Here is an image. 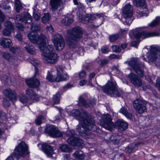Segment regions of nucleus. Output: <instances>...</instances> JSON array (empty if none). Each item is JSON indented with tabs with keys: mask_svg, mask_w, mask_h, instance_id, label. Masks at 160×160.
Here are the masks:
<instances>
[{
	"mask_svg": "<svg viewBox=\"0 0 160 160\" xmlns=\"http://www.w3.org/2000/svg\"><path fill=\"white\" fill-rule=\"evenodd\" d=\"M72 115L77 117L81 122L77 127V130L80 135L89 136L91 134L92 131L96 129L95 122L91 116L82 109H76L72 110Z\"/></svg>",
	"mask_w": 160,
	"mask_h": 160,
	"instance_id": "nucleus-1",
	"label": "nucleus"
},
{
	"mask_svg": "<svg viewBox=\"0 0 160 160\" xmlns=\"http://www.w3.org/2000/svg\"><path fill=\"white\" fill-rule=\"evenodd\" d=\"M68 37L66 39L67 44L70 47L76 49V51L83 52L82 47H79L77 42L82 38V32L80 27H77L67 31Z\"/></svg>",
	"mask_w": 160,
	"mask_h": 160,
	"instance_id": "nucleus-2",
	"label": "nucleus"
},
{
	"mask_svg": "<svg viewBox=\"0 0 160 160\" xmlns=\"http://www.w3.org/2000/svg\"><path fill=\"white\" fill-rule=\"evenodd\" d=\"M40 49L43 51V60L45 63L53 64L57 62L58 56L55 53L52 45L45 47L40 46Z\"/></svg>",
	"mask_w": 160,
	"mask_h": 160,
	"instance_id": "nucleus-3",
	"label": "nucleus"
},
{
	"mask_svg": "<svg viewBox=\"0 0 160 160\" xmlns=\"http://www.w3.org/2000/svg\"><path fill=\"white\" fill-rule=\"evenodd\" d=\"M103 92L111 97H120L121 95V92L118 88L116 82L112 79L108 81L106 85L102 87Z\"/></svg>",
	"mask_w": 160,
	"mask_h": 160,
	"instance_id": "nucleus-4",
	"label": "nucleus"
},
{
	"mask_svg": "<svg viewBox=\"0 0 160 160\" xmlns=\"http://www.w3.org/2000/svg\"><path fill=\"white\" fill-rule=\"evenodd\" d=\"M28 154V147L24 142H22L15 148L12 154L6 160H13V157L18 159L20 157H24Z\"/></svg>",
	"mask_w": 160,
	"mask_h": 160,
	"instance_id": "nucleus-5",
	"label": "nucleus"
},
{
	"mask_svg": "<svg viewBox=\"0 0 160 160\" xmlns=\"http://www.w3.org/2000/svg\"><path fill=\"white\" fill-rule=\"evenodd\" d=\"M133 70L140 77H142L144 75V72L143 68L144 65L143 63L140 62L138 58H132L129 62H126Z\"/></svg>",
	"mask_w": 160,
	"mask_h": 160,
	"instance_id": "nucleus-6",
	"label": "nucleus"
},
{
	"mask_svg": "<svg viewBox=\"0 0 160 160\" xmlns=\"http://www.w3.org/2000/svg\"><path fill=\"white\" fill-rule=\"evenodd\" d=\"M28 37L31 42L33 43L38 42V45L39 48L40 49V46L41 47H45L48 41L47 37L42 34L38 36L37 34L32 32L28 35Z\"/></svg>",
	"mask_w": 160,
	"mask_h": 160,
	"instance_id": "nucleus-7",
	"label": "nucleus"
},
{
	"mask_svg": "<svg viewBox=\"0 0 160 160\" xmlns=\"http://www.w3.org/2000/svg\"><path fill=\"white\" fill-rule=\"evenodd\" d=\"M147 57L150 61H156L157 65L160 66V47L151 46L150 52L147 54Z\"/></svg>",
	"mask_w": 160,
	"mask_h": 160,
	"instance_id": "nucleus-8",
	"label": "nucleus"
},
{
	"mask_svg": "<svg viewBox=\"0 0 160 160\" xmlns=\"http://www.w3.org/2000/svg\"><path fill=\"white\" fill-rule=\"evenodd\" d=\"M129 34H133L136 38H141L142 39L151 37L159 36L160 34L154 32H150L144 31H142L138 29L136 30L130 31Z\"/></svg>",
	"mask_w": 160,
	"mask_h": 160,
	"instance_id": "nucleus-9",
	"label": "nucleus"
},
{
	"mask_svg": "<svg viewBox=\"0 0 160 160\" xmlns=\"http://www.w3.org/2000/svg\"><path fill=\"white\" fill-rule=\"evenodd\" d=\"M52 41L56 49L58 51L61 50L64 47L65 42L62 36L58 33L52 35Z\"/></svg>",
	"mask_w": 160,
	"mask_h": 160,
	"instance_id": "nucleus-10",
	"label": "nucleus"
},
{
	"mask_svg": "<svg viewBox=\"0 0 160 160\" xmlns=\"http://www.w3.org/2000/svg\"><path fill=\"white\" fill-rule=\"evenodd\" d=\"M101 125L109 130H111L114 127V124L109 114L107 113L103 115L102 117Z\"/></svg>",
	"mask_w": 160,
	"mask_h": 160,
	"instance_id": "nucleus-11",
	"label": "nucleus"
},
{
	"mask_svg": "<svg viewBox=\"0 0 160 160\" xmlns=\"http://www.w3.org/2000/svg\"><path fill=\"white\" fill-rule=\"evenodd\" d=\"M146 105L145 101L139 99H136L133 102L134 108L139 114H142L146 111Z\"/></svg>",
	"mask_w": 160,
	"mask_h": 160,
	"instance_id": "nucleus-12",
	"label": "nucleus"
},
{
	"mask_svg": "<svg viewBox=\"0 0 160 160\" xmlns=\"http://www.w3.org/2000/svg\"><path fill=\"white\" fill-rule=\"evenodd\" d=\"M45 132L52 137H59L62 135L58 129L53 125L47 126L46 128Z\"/></svg>",
	"mask_w": 160,
	"mask_h": 160,
	"instance_id": "nucleus-13",
	"label": "nucleus"
},
{
	"mask_svg": "<svg viewBox=\"0 0 160 160\" xmlns=\"http://www.w3.org/2000/svg\"><path fill=\"white\" fill-rule=\"evenodd\" d=\"M66 135L69 137L67 140V142L70 144L75 146L77 144L79 141L78 138L76 136L75 131L73 130H70L67 131L66 132Z\"/></svg>",
	"mask_w": 160,
	"mask_h": 160,
	"instance_id": "nucleus-14",
	"label": "nucleus"
},
{
	"mask_svg": "<svg viewBox=\"0 0 160 160\" xmlns=\"http://www.w3.org/2000/svg\"><path fill=\"white\" fill-rule=\"evenodd\" d=\"M128 77L131 83L137 87L142 86V80L137 75L133 72H131L128 75Z\"/></svg>",
	"mask_w": 160,
	"mask_h": 160,
	"instance_id": "nucleus-15",
	"label": "nucleus"
},
{
	"mask_svg": "<svg viewBox=\"0 0 160 160\" xmlns=\"http://www.w3.org/2000/svg\"><path fill=\"white\" fill-rule=\"evenodd\" d=\"M16 19L17 21L24 22L25 23L30 24L32 21L31 16L28 12H26L21 15H17Z\"/></svg>",
	"mask_w": 160,
	"mask_h": 160,
	"instance_id": "nucleus-16",
	"label": "nucleus"
},
{
	"mask_svg": "<svg viewBox=\"0 0 160 160\" xmlns=\"http://www.w3.org/2000/svg\"><path fill=\"white\" fill-rule=\"evenodd\" d=\"M5 25L6 28L2 31V33L4 36H9L12 32L14 30V26L12 23L9 21H6Z\"/></svg>",
	"mask_w": 160,
	"mask_h": 160,
	"instance_id": "nucleus-17",
	"label": "nucleus"
},
{
	"mask_svg": "<svg viewBox=\"0 0 160 160\" xmlns=\"http://www.w3.org/2000/svg\"><path fill=\"white\" fill-rule=\"evenodd\" d=\"M3 94L11 101L13 102L16 101V93L14 90L10 88L5 89L3 91Z\"/></svg>",
	"mask_w": 160,
	"mask_h": 160,
	"instance_id": "nucleus-18",
	"label": "nucleus"
},
{
	"mask_svg": "<svg viewBox=\"0 0 160 160\" xmlns=\"http://www.w3.org/2000/svg\"><path fill=\"white\" fill-rule=\"evenodd\" d=\"M57 78L56 80L57 82L67 80L68 77L67 75L63 74V71L62 68L60 66L57 67Z\"/></svg>",
	"mask_w": 160,
	"mask_h": 160,
	"instance_id": "nucleus-19",
	"label": "nucleus"
},
{
	"mask_svg": "<svg viewBox=\"0 0 160 160\" xmlns=\"http://www.w3.org/2000/svg\"><path fill=\"white\" fill-rule=\"evenodd\" d=\"M62 3V0H50V8L55 11L61 6Z\"/></svg>",
	"mask_w": 160,
	"mask_h": 160,
	"instance_id": "nucleus-20",
	"label": "nucleus"
},
{
	"mask_svg": "<svg viewBox=\"0 0 160 160\" xmlns=\"http://www.w3.org/2000/svg\"><path fill=\"white\" fill-rule=\"evenodd\" d=\"M42 149L48 157H51L54 153L52 148L49 145L46 143L42 145Z\"/></svg>",
	"mask_w": 160,
	"mask_h": 160,
	"instance_id": "nucleus-21",
	"label": "nucleus"
},
{
	"mask_svg": "<svg viewBox=\"0 0 160 160\" xmlns=\"http://www.w3.org/2000/svg\"><path fill=\"white\" fill-rule=\"evenodd\" d=\"M26 82L29 87L31 88H36L40 84L39 81L38 79L33 78L26 80Z\"/></svg>",
	"mask_w": 160,
	"mask_h": 160,
	"instance_id": "nucleus-22",
	"label": "nucleus"
},
{
	"mask_svg": "<svg viewBox=\"0 0 160 160\" xmlns=\"http://www.w3.org/2000/svg\"><path fill=\"white\" fill-rule=\"evenodd\" d=\"M0 44L4 48H8L12 45V43L10 39L2 38L0 39Z\"/></svg>",
	"mask_w": 160,
	"mask_h": 160,
	"instance_id": "nucleus-23",
	"label": "nucleus"
},
{
	"mask_svg": "<svg viewBox=\"0 0 160 160\" xmlns=\"http://www.w3.org/2000/svg\"><path fill=\"white\" fill-rule=\"evenodd\" d=\"M115 125L121 131L125 130L128 127V123L123 120H118L116 122Z\"/></svg>",
	"mask_w": 160,
	"mask_h": 160,
	"instance_id": "nucleus-24",
	"label": "nucleus"
},
{
	"mask_svg": "<svg viewBox=\"0 0 160 160\" xmlns=\"http://www.w3.org/2000/svg\"><path fill=\"white\" fill-rule=\"evenodd\" d=\"M123 14L128 15H130L132 14L133 12V8L132 6L129 3L125 5L123 9Z\"/></svg>",
	"mask_w": 160,
	"mask_h": 160,
	"instance_id": "nucleus-25",
	"label": "nucleus"
},
{
	"mask_svg": "<svg viewBox=\"0 0 160 160\" xmlns=\"http://www.w3.org/2000/svg\"><path fill=\"white\" fill-rule=\"evenodd\" d=\"M123 18H122V21L124 24L130 25L133 20L132 17V14L130 16V15L123 14Z\"/></svg>",
	"mask_w": 160,
	"mask_h": 160,
	"instance_id": "nucleus-26",
	"label": "nucleus"
},
{
	"mask_svg": "<svg viewBox=\"0 0 160 160\" xmlns=\"http://www.w3.org/2000/svg\"><path fill=\"white\" fill-rule=\"evenodd\" d=\"M23 46L27 51L29 54L33 55L35 54V49L34 46L25 42H23Z\"/></svg>",
	"mask_w": 160,
	"mask_h": 160,
	"instance_id": "nucleus-27",
	"label": "nucleus"
},
{
	"mask_svg": "<svg viewBox=\"0 0 160 160\" xmlns=\"http://www.w3.org/2000/svg\"><path fill=\"white\" fill-rule=\"evenodd\" d=\"M28 61L35 67V73L34 76H36V75L38 73V69L36 67L40 63L39 61L33 58H30L28 59Z\"/></svg>",
	"mask_w": 160,
	"mask_h": 160,
	"instance_id": "nucleus-28",
	"label": "nucleus"
},
{
	"mask_svg": "<svg viewBox=\"0 0 160 160\" xmlns=\"http://www.w3.org/2000/svg\"><path fill=\"white\" fill-rule=\"evenodd\" d=\"M79 101L80 103H81L84 107L86 108H88L89 107V104L93 105L95 104V101L94 99H92L89 102V104L86 102L85 99L81 97H79Z\"/></svg>",
	"mask_w": 160,
	"mask_h": 160,
	"instance_id": "nucleus-29",
	"label": "nucleus"
},
{
	"mask_svg": "<svg viewBox=\"0 0 160 160\" xmlns=\"http://www.w3.org/2000/svg\"><path fill=\"white\" fill-rule=\"evenodd\" d=\"M26 94L29 96L32 99L37 100V95L32 89L28 88L26 90Z\"/></svg>",
	"mask_w": 160,
	"mask_h": 160,
	"instance_id": "nucleus-30",
	"label": "nucleus"
},
{
	"mask_svg": "<svg viewBox=\"0 0 160 160\" xmlns=\"http://www.w3.org/2000/svg\"><path fill=\"white\" fill-rule=\"evenodd\" d=\"M119 112L123 114L128 118L131 119L132 117V115L131 113L129 112L127 109L122 107L120 110Z\"/></svg>",
	"mask_w": 160,
	"mask_h": 160,
	"instance_id": "nucleus-31",
	"label": "nucleus"
},
{
	"mask_svg": "<svg viewBox=\"0 0 160 160\" xmlns=\"http://www.w3.org/2000/svg\"><path fill=\"white\" fill-rule=\"evenodd\" d=\"M122 138V136L118 135H112L111 137L110 140L114 144H118L120 140Z\"/></svg>",
	"mask_w": 160,
	"mask_h": 160,
	"instance_id": "nucleus-32",
	"label": "nucleus"
},
{
	"mask_svg": "<svg viewBox=\"0 0 160 160\" xmlns=\"http://www.w3.org/2000/svg\"><path fill=\"white\" fill-rule=\"evenodd\" d=\"M135 5L137 7L142 8L146 7V3L144 0H134Z\"/></svg>",
	"mask_w": 160,
	"mask_h": 160,
	"instance_id": "nucleus-33",
	"label": "nucleus"
},
{
	"mask_svg": "<svg viewBox=\"0 0 160 160\" xmlns=\"http://www.w3.org/2000/svg\"><path fill=\"white\" fill-rule=\"evenodd\" d=\"M73 156L76 159L78 160H83L85 158L84 154L79 151L76 152L73 154Z\"/></svg>",
	"mask_w": 160,
	"mask_h": 160,
	"instance_id": "nucleus-34",
	"label": "nucleus"
},
{
	"mask_svg": "<svg viewBox=\"0 0 160 160\" xmlns=\"http://www.w3.org/2000/svg\"><path fill=\"white\" fill-rule=\"evenodd\" d=\"M89 16L90 18V22L94 21L97 18H103V15L102 14L95 13L93 14L90 15Z\"/></svg>",
	"mask_w": 160,
	"mask_h": 160,
	"instance_id": "nucleus-35",
	"label": "nucleus"
},
{
	"mask_svg": "<svg viewBox=\"0 0 160 160\" xmlns=\"http://www.w3.org/2000/svg\"><path fill=\"white\" fill-rule=\"evenodd\" d=\"M62 23L66 26L69 25L73 22V19L69 17H66L62 21Z\"/></svg>",
	"mask_w": 160,
	"mask_h": 160,
	"instance_id": "nucleus-36",
	"label": "nucleus"
},
{
	"mask_svg": "<svg viewBox=\"0 0 160 160\" xmlns=\"http://www.w3.org/2000/svg\"><path fill=\"white\" fill-rule=\"evenodd\" d=\"M46 78L49 82H57V81L56 80L57 78V75L56 77H54L51 74L50 72H48V74L46 76Z\"/></svg>",
	"mask_w": 160,
	"mask_h": 160,
	"instance_id": "nucleus-37",
	"label": "nucleus"
},
{
	"mask_svg": "<svg viewBox=\"0 0 160 160\" xmlns=\"http://www.w3.org/2000/svg\"><path fill=\"white\" fill-rule=\"evenodd\" d=\"M60 149L62 152H70L71 151L70 148L66 144L61 145L60 147Z\"/></svg>",
	"mask_w": 160,
	"mask_h": 160,
	"instance_id": "nucleus-38",
	"label": "nucleus"
},
{
	"mask_svg": "<svg viewBox=\"0 0 160 160\" xmlns=\"http://www.w3.org/2000/svg\"><path fill=\"white\" fill-rule=\"evenodd\" d=\"M1 8L4 10L5 12L7 13L11 12V7L8 3H3L1 6Z\"/></svg>",
	"mask_w": 160,
	"mask_h": 160,
	"instance_id": "nucleus-39",
	"label": "nucleus"
},
{
	"mask_svg": "<svg viewBox=\"0 0 160 160\" xmlns=\"http://www.w3.org/2000/svg\"><path fill=\"white\" fill-rule=\"evenodd\" d=\"M60 97V94L58 92L53 95V104H58L59 103Z\"/></svg>",
	"mask_w": 160,
	"mask_h": 160,
	"instance_id": "nucleus-40",
	"label": "nucleus"
},
{
	"mask_svg": "<svg viewBox=\"0 0 160 160\" xmlns=\"http://www.w3.org/2000/svg\"><path fill=\"white\" fill-rule=\"evenodd\" d=\"M90 18L89 16L86 15L79 19V22H82L83 23H87L90 22Z\"/></svg>",
	"mask_w": 160,
	"mask_h": 160,
	"instance_id": "nucleus-41",
	"label": "nucleus"
},
{
	"mask_svg": "<svg viewBox=\"0 0 160 160\" xmlns=\"http://www.w3.org/2000/svg\"><path fill=\"white\" fill-rule=\"evenodd\" d=\"M160 23V17H157L156 19L149 24V26L153 27L158 25Z\"/></svg>",
	"mask_w": 160,
	"mask_h": 160,
	"instance_id": "nucleus-42",
	"label": "nucleus"
},
{
	"mask_svg": "<svg viewBox=\"0 0 160 160\" xmlns=\"http://www.w3.org/2000/svg\"><path fill=\"white\" fill-rule=\"evenodd\" d=\"M20 101L22 103H26L28 101V98L25 95L22 94L20 95L19 97Z\"/></svg>",
	"mask_w": 160,
	"mask_h": 160,
	"instance_id": "nucleus-43",
	"label": "nucleus"
},
{
	"mask_svg": "<svg viewBox=\"0 0 160 160\" xmlns=\"http://www.w3.org/2000/svg\"><path fill=\"white\" fill-rule=\"evenodd\" d=\"M31 29L32 31L35 32L38 31L40 29V27L39 24L33 23L31 24Z\"/></svg>",
	"mask_w": 160,
	"mask_h": 160,
	"instance_id": "nucleus-44",
	"label": "nucleus"
},
{
	"mask_svg": "<svg viewBox=\"0 0 160 160\" xmlns=\"http://www.w3.org/2000/svg\"><path fill=\"white\" fill-rule=\"evenodd\" d=\"M36 7L33 8V16L34 19L36 20H38L40 18V13L37 12L35 8Z\"/></svg>",
	"mask_w": 160,
	"mask_h": 160,
	"instance_id": "nucleus-45",
	"label": "nucleus"
},
{
	"mask_svg": "<svg viewBox=\"0 0 160 160\" xmlns=\"http://www.w3.org/2000/svg\"><path fill=\"white\" fill-rule=\"evenodd\" d=\"M50 19V17L49 14L45 13L42 18V21L43 23H46L48 22Z\"/></svg>",
	"mask_w": 160,
	"mask_h": 160,
	"instance_id": "nucleus-46",
	"label": "nucleus"
},
{
	"mask_svg": "<svg viewBox=\"0 0 160 160\" xmlns=\"http://www.w3.org/2000/svg\"><path fill=\"white\" fill-rule=\"evenodd\" d=\"M119 38L118 34H116L110 35L109 37V40L110 42H112L117 40Z\"/></svg>",
	"mask_w": 160,
	"mask_h": 160,
	"instance_id": "nucleus-47",
	"label": "nucleus"
},
{
	"mask_svg": "<svg viewBox=\"0 0 160 160\" xmlns=\"http://www.w3.org/2000/svg\"><path fill=\"white\" fill-rule=\"evenodd\" d=\"M3 57L8 61H10L13 59V57L10 53H3Z\"/></svg>",
	"mask_w": 160,
	"mask_h": 160,
	"instance_id": "nucleus-48",
	"label": "nucleus"
},
{
	"mask_svg": "<svg viewBox=\"0 0 160 160\" xmlns=\"http://www.w3.org/2000/svg\"><path fill=\"white\" fill-rule=\"evenodd\" d=\"M112 51L116 53L120 52L122 50L120 46L114 45L112 46Z\"/></svg>",
	"mask_w": 160,
	"mask_h": 160,
	"instance_id": "nucleus-49",
	"label": "nucleus"
},
{
	"mask_svg": "<svg viewBox=\"0 0 160 160\" xmlns=\"http://www.w3.org/2000/svg\"><path fill=\"white\" fill-rule=\"evenodd\" d=\"M87 76V73L86 71L82 70L79 72V77L80 79H82L85 78Z\"/></svg>",
	"mask_w": 160,
	"mask_h": 160,
	"instance_id": "nucleus-50",
	"label": "nucleus"
},
{
	"mask_svg": "<svg viewBox=\"0 0 160 160\" xmlns=\"http://www.w3.org/2000/svg\"><path fill=\"white\" fill-rule=\"evenodd\" d=\"M44 117L43 116L41 115L39 116L35 120L36 124L38 125H40Z\"/></svg>",
	"mask_w": 160,
	"mask_h": 160,
	"instance_id": "nucleus-51",
	"label": "nucleus"
},
{
	"mask_svg": "<svg viewBox=\"0 0 160 160\" xmlns=\"http://www.w3.org/2000/svg\"><path fill=\"white\" fill-rule=\"evenodd\" d=\"M10 50L11 52L13 53L16 54L20 51L19 48L17 47H12L10 48Z\"/></svg>",
	"mask_w": 160,
	"mask_h": 160,
	"instance_id": "nucleus-52",
	"label": "nucleus"
},
{
	"mask_svg": "<svg viewBox=\"0 0 160 160\" xmlns=\"http://www.w3.org/2000/svg\"><path fill=\"white\" fill-rule=\"evenodd\" d=\"M16 26L19 31H23L24 27L22 24L19 23H16Z\"/></svg>",
	"mask_w": 160,
	"mask_h": 160,
	"instance_id": "nucleus-53",
	"label": "nucleus"
},
{
	"mask_svg": "<svg viewBox=\"0 0 160 160\" xmlns=\"http://www.w3.org/2000/svg\"><path fill=\"white\" fill-rule=\"evenodd\" d=\"M3 105L4 107H9L10 104L9 103V101L6 98H3L2 101Z\"/></svg>",
	"mask_w": 160,
	"mask_h": 160,
	"instance_id": "nucleus-54",
	"label": "nucleus"
},
{
	"mask_svg": "<svg viewBox=\"0 0 160 160\" xmlns=\"http://www.w3.org/2000/svg\"><path fill=\"white\" fill-rule=\"evenodd\" d=\"M101 51L104 53H106L110 51V49L108 47H102L101 49Z\"/></svg>",
	"mask_w": 160,
	"mask_h": 160,
	"instance_id": "nucleus-55",
	"label": "nucleus"
},
{
	"mask_svg": "<svg viewBox=\"0 0 160 160\" xmlns=\"http://www.w3.org/2000/svg\"><path fill=\"white\" fill-rule=\"evenodd\" d=\"M15 37L17 38L19 41H22V37L21 34L18 32H17L16 34L15 35Z\"/></svg>",
	"mask_w": 160,
	"mask_h": 160,
	"instance_id": "nucleus-56",
	"label": "nucleus"
},
{
	"mask_svg": "<svg viewBox=\"0 0 160 160\" xmlns=\"http://www.w3.org/2000/svg\"><path fill=\"white\" fill-rule=\"evenodd\" d=\"M108 63V61L107 59H104L101 61L100 64V66L102 67Z\"/></svg>",
	"mask_w": 160,
	"mask_h": 160,
	"instance_id": "nucleus-57",
	"label": "nucleus"
},
{
	"mask_svg": "<svg viewBox=\"0 0 160 160\" xmlns=\"http://www.w3.org/2000/svg\"><path fill=\"white\" fill-rule=\"evenodd\" d=\"M5 19V16L2 12L0 10V22H3Z\"/></svg>",
	"mask_w": 160,
	"mask_h": 160,
	"instance_id": "nucleus-58",
	"label": "nucleus"
},
{
	"mask_svg": "<svg viewBox=\"0 0 160 160\" xmlns=\"http://www.w3.org/2000/svg\"><path fill=\"white\" fill-rule=\"evenodd\" d=\"M6 118L5 113L2 111H0V119L2 120H4Z\"/></svg>",
	"mask_w": 160,
	"mask_h": 160,
	"instance_id": "nucleus-59",
	"label": "nucleus"
},
{
	"mask_svg": "<svg viewBox=\"0 0 160 160\" xmlns=\"http://www.w3.org/2000/svg\"><path fill=\"white\" fill-rule=\"evenodd\" d=\"M109 58L110 59H113L114 58H119V56L116 55L114 54H111L109 57Z\"/></svg>",
	"mask_w": 160,
	"mask_h": 160,
	"instance_id": "nucleus-60",
	"label": "nucleus"
},
{
	"mask_svg": "<svg viewBox=\"0 0 160 160\" xmlns=\"http://www.w3.org/2000/svg\"><path fill=\"white\" fill-rule=\"evenodd\" d=\"M58 109L59 110V113L60 115L58 116H57L56 117V119L59 120H60L62 118V115L61 114V112L62 111V109L61 108H58Z\"/></svg>",
	"mask_w": 160,
	"mask_h": 160,
	"instance_id": "nucleus-61",
	"label": "nucleus"
},
{
	"mask_svg": "<svg viewBox=\"0 0 160 160\" xmlns=\"http://www.w3.org/2000/svg\"><path fill=\"white\" fill-rule=\"evenodd\" d=\"M87 80L84 79L81 81L79 82V85L82 86H84L87 82Z\"/></svg>",
	"mask_w": 160,
	"mask_h": 160,
	"instance_id": "nucleus-62",
	"label": "nucleus"
},
{
	"mask_svg": "<svg viewBox=\"0 0 160 160\" xmlns=\"http://www.w3.org/2000/svg\"><path fill=\"white\" fill-rule=\"evenodd\" d=\"M16 11L17 12H18L22 8V6L21 4L18 5H16Z\"/></svg>",
	"mask_w": 160,
	"mask_h": 160,
	"instance_id": "nucleus-63",
	"label": "nucleus"
},
{
	"mask_svg": "<svg viewBox=\"0 0 160 160\" xmlns=\"http://www.w3.org/2000/svg\"><path fill=\"white\" fill-rule=\"evenodd\" d=\"M157 85L160 91V77L158 78L157 80Z\"/></svg>",
	"mask_w": 160,
	"mask_h": 160,
	"instance_id": "nucleus-64",
	"label": "nucleus"
}]
</instances>
